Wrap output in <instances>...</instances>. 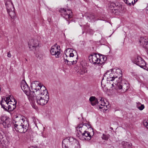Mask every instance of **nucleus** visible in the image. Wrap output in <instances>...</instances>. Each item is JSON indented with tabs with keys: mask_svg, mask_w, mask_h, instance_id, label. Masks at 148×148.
Returning <instances> with one entry per match:
<instances>
[{
	"mask_svg": "<svg viewBox=\"0 0 148 148\" xmlns=\"http://www.w3.org/2000/svg\"><path fill=\"white\" fill-rule=\"evenodd\" d=\"M114 75L113 69H111L107 71L104 75V77L101 81V84H102L104 79H106L107 81H110L114 80Z\"/></svg>",
	"mask_w": 148,
	"mask_h": 148,
	"instance_id": "obj_11",
	"label": "nucleus"
},
{
	"mask_svg": "<svg viewBox=\"0 0 148 148\" xmlns=\"http://www.w3.org/2000/svg\"><path fill=\"white\" fill-rule=\"evenodd\" d=\"M4 2L7 10H9L10 8L14 9V5L11 0H4Z\"/></svg>",
	"mask_w": 148,
	"mask_h": 148,
	"instance_id": "obj_21",
	"label": "nucleus"
},
{
	"mask_svg": "<svg viewBox=\"0 0 148 148\" xmlns=\"http://www.w3.org/2000/svg\"><path fill=\"white\" fill-rule=\"evenodd\" d=\"M38 45V41L37 40L32 39L28 42L29 47L31 50L35 49Z\"/></svg>",
	"mask_w": 148,
	"mask_h": 148,
	"instance_id": "obj_15",
	"label": "nucleus"
},
{
	"mask_svg": "<svg viewBox=\"0 0 148 148\" xmlns=\"http://www.w3.org/2000/svg\"><path fill=\"white\" fill-rule=\"evenodd\" d=\"M69 24V21L68 22V24Z\"/></svg>",
	"mask_w": 148,
	"mask_h": 148,
	"instance_id": "obj_49",
	"label": "nucleus"
},
{
	"mask_svg": "<svg viewBox=\"0 0 148 148\" xmlns=\"http://www.w3.org/2000/svg\"><path fill=\"white\" fill-rule=\"evenodd\" d=\"M66 59H65V58H64V61L66 63L67 62V64H73L76 63L77 61L76 60H74L72 59L71 57H67L66 54Z\"/></svg>",
	"mask_w": 148,
	"mask_h": 148,
	"instance_id": "obj_19",
	"label": "nucleus"
},
{
	"mask_svg": "<svg viewBox=\"0 0 148 148\" xmlns=\"http://www.w3.org/2000/svg\"><path fill=\"white\" fill-rule=\"evenodd\" d=\"M95 18V16L93 14H90L87 16V18L88 20L90 21L94 19Z\"/></svg>",
	"mask_w": 148,
	"mask_h": 148,
	"instance_id": "obj_28",
	"label": "nucleus"
},
{
	"mask_svg": "<svg viewBox=\"0 0 148 148\" xmlns=\"http://www.w3.org/2000/svg\"><path fill=\"white\" fill-rule=\"evenodd\" d=\"M146 9L148 11V4L147 5V6L146 7Z\"/></svg>",
	"mask_w": 148,
	"mask_h": 148,
	"instance_id": "obj_44",
	"label": "nucleus"
},
{
	"mask_svg": "<svg viewBox=\"0 0 148 148\" xmlns=\"http://www.w3.org/2000/svg\"><path fill=\"white\" fill-rule=\"evenodd\" d=\"M60 46L56 44L51 47L50 51L52 55L55 56L56 58H58L60 57Z\"/></svg>",
	"mask_w": 148,
	"mask_h": 148,
	"instance_id": "obj_10",
	"label": "nucleus"
},
{
	"mask_svg": "<svg viewBox=\"0 0 148 148\" xmlns=\"http://www.w3.org/2000/svg\"><path fill=\"white\" fill-rule=\"evenodd\" d=\"M113 81V82L112 84V86L111 87H114L115 86H117V87L116 88H117V85H115L114 83V82H116L118 83V82L119 81V80L117 79V80H116L115 79H114V80H113V81Z\"/></svg>",
	"mask_w": 148,
	"mask_h": 148,
	"instance_id": "obj_30",
	"label": "nucleus"
},
{
	"mask_svg": "<svg viewBox=\"0 0 148 148\" xmlns=\"http://www.w3.org/2000/svg\"><path fill=\"white\" fill-rule=\"evenodd\" d=\"M122 144L125 148H129L132 145V144L130 142L125 141H123L122 142Z\"/></svg>",
	"mask_w": 148,
	"mask_h": 148,
	"instance_id": "obj_24",
	"label": "nucleus"
},
{
	"mask_svg": "<svg viewBox=\"0 0 148 148\" xmlns=\"http://www.w3.org/2000/svg\"><path fill=\"white\" fill-rule=\"evenodd\" d=\"M86 132L82 133V135H81L80 139L87 140H90L94 135V132L92 130V132L90 133L89 132L86 131Z\"/></svg>",
	"mask_w": 148,
	"mask_h": 148,
	"instance_id": "obj_14",
	"label": "nucleus"
},
{
	"mask_svg": "<svg viewBox=\"0 0 148 148\" xmlns=\"http://www.w3.org/2000/svg\"><path fill=\"white\" fill-rule=\"evenodd\" d=\"M7 56L8 57H9V58H10L11 57V54L10 52H8V53Z\"/></svg>",
	"mask_w": 148,
	"mask_h": 148,
	"instance_id": "obj_40",
	"label": "nucleus"
},
{
	"mask_svg": "<svg viewBox=\"0 0 148 148\" xmlns=\"http://www.w3.org/2000/svg\"><path fill=\"white\" fill-rule=\"evenodd\" d=\"M33 121L34 122V123L35 124L36 126V127H37V125L38 123H39V122L38 120L37 119L34 118L33 119Z\"/></svg>",
	"mask_w": 148,
	"mask_h": 148,
	"instance_id": "obj_33",
	"label": "nucleus"
},
{
	"mask_svg": "<svg viewBox=\"0 0 148 148\" xmlns=\"http://www.w3.org/2000/svg\"><path fill=\"white\" fill-rule=\"evenodd\" d=\"M64 58H65V59H66V57H64Z\"/></svg>",
	"mask_w": 148,
	"mask_h": 148,
	"instance_id": "obj_51",
	"label": "nucleus"
},
{
	"mask_svg": "<svg viewBox=\"0 0 148 148\" xmlns=\"http://www.w3.org/2000/svg\"><path fill=\"white\" fill-rule=\"evenodd\" d=\"M115 85H117V89L120 90L121 93L126 92L129 88V84L128 82L124 79H119L118 82H116L114 83Z\"/></svg>",
	"mask_w": 148,
	"mask_h": 148,
	"instance_id": "obj_3",
	"label": "nucleus"
},
{
	"mask_svg": "<svg viewBox=\"0 0 148 148\" xmlns=\"http://www.w3.org/2000/svg\"><path fill=\"white\" fill-rule=\"evenodd\" d=\"M147 54H148V50H147Z\"/></svg>",
	"mask_w": 148,
	"mask_h": 148,
	"instance_id": "obj_48",
	"label": "nucleus"
},
{
	"mask_svg": "<svg viewBox=\"0 0 148 148\" xmlns=\"http://www.w3.org/2000/svg\"><path fill=\"white\" fill-rule=\"evenodd\" d=\"M121 5L118 3L112 2L109 8L110 12L115 14H117L118 12H119L122 8Z\"/></svg>",
	"mask_w": 148,
	"mask_h": 148,
	"instance_id": "obj_7",
	"label": "nucleus"
},
{
	"mask_svg": "<svg viewBox=\"0 0 148 148\" xmlns=\"http://www.w3.org/2000/svg\"><path fill=\"white\" fill-rule=\"evenodd\" d=\"M132 61L133 63L142 68L145 69L147 68L146 62L141 57L139 56H137L132 58Z\"/></svg>",
	"mask_w": 148,
	"mask_h": 148,
	"instance_id": "obj_4",
	"label": "nucleus"
},
{
	"mask_svg": "<svg viewBox=\"0 0 148 148\" xmlns=\"http://www.w3.org/2000/svg\"><path fill=\"white\" fill-rule=\"evenodd\" d=\"M8 12V13L9 15L13 19H14L16 16V14L14 11V9H12V8L9 9V10H7Z\"/></svg>",
	"mask_w": 148,
	"mask_h": 148,
	"instance_id": "obj_23",
	"label": "nucleus"
},
{
	"mask_svg": "<svg viewBox=\"0 0 148 148\" xmlns=\"http://www.w3.org/2000/svg\"><path fill=\"white\" fill-rule=\"evenodd\" d=\"M76 145L77 148H80L79 142L75 138L71 137H67L64 139L62 143V148H72V146Z\"/></svg>",
	"mask_w": 148,
	"mask_h": 148,
	"instance_id": "obj_2",
	"label": "nucleus"
},
{
	"mask_svg": "<svg viewBox=\"0 0 148 148\" xmlns=\"http://www.w3.org/2000/svg\"><path fill=\"white\" fill-rule=\"evenodd\" d=\"M34 84L37 85L36 88H34L36 90V94L29 97V101L33 103L36 102L38 104L44 106L46 104L49 99V94L45 87L37 81H34Z\"/></svg>",
	"mask_w": 148,
	"mask_h": 148,
	"instance_id": "obj_1",
	"label": "nucleus"
},
{
	"mask_svg": "<svg viewBox=\"0 0 148 148\" xmlns=\"http://www.w3.org/2000/svg\"><path fill=\"white\" fill-rule=\"evenodd\" d=\"M91 104L92 106H94L96 105L97 104H98V102L97 99H96L94 101L91 102Z\"/></svg>",
	"mask_w": 148,
	"mask_h": 148,
	"instance_id": "obj_31",
	"label": "nucleus"
},
{
	"mask_svg": "<svg viewBox=\"0 0 148 148\" xmlns=\"http://www.w3.org/2000/svg\"><path fill=\"white\" fill-rule=\"evenodd\" d=\"M74 56V54L73 53H70L69 56L68 57H73Z\"/></svg>",
	"mask_w": 148,
	"mask_h": 148,
	"instance_id": "obj_39",
	"label": "nucleus"
},
{
	"mask_svg": "<svg viewBox=\"0 0 148 148\" xmlns=\"http://www.w3.org/2000/svg\"><path fill=\"white\" fill-rule=\"evenodd\" d=\"M78 59V56L76 58V59Z\"/></svg>",
	"mask_w": 148,
	"mask_h": 148,
	"instance_id": "obj_50",
	"label": "nucleus"
},
{
	"mask_svg": "<svg viewBox=\"0 0 148 148\" xmlns=\"http://www.w3.org/2000/svg\"><path fill=\"white\" fill-rule=\"evenodd\" d=\"M101 59L102 61L103 62V64L104 63V62L106 61L107 60V58L106 56H102V58H101L100 59Z\"/></svg>",
	"mask_w": 148,
	"mask_h": 148,
	"instance_id": "obj_37",
	"label": "nucleus"
},
{
	"mask_svg": "<svg viewBox=\"0 0 148 148\" xmlns=\"http://www.w3.org/2000/svg\"><path fill=\"white\" fill-rule=\"evenodd\" d=\"M143 124L145 127H146L148 129V122L147 121H144L143 122Z\"/></svg>",
	"mask_w": 148,
	"mask_h": 148,
	"instance_id": "obj_34",
	"label": "nucleus"
},
{
	"mask_svg": "<svg viewBox=\"0 0 148 148\" xmlns=\"http://www.w3.org/2000/svg\"><path fill=\"white\" fill-rule=\"evenodd\" d=\"M98 103L99 104V109L103 108L105 104V103L103 101V100H102V99H100V101L98 102Z\"/></svg>",
	"mask_w": 148,
	"mask_h": 148,
	"instance_id": "obj_26",
	"label": "nucleus"
},
{
	"mask_svg": "<svg viewBox=\"0 0 148 148\" xmlns=\"http://www.w3.org/2000/svg\"><path fill=\"white\" fill-rule=\"evenodd\" d=\"M5 105H6V106H5V107L6 108H7V109H8V107H7V106H8L6 104V103H5Z\"/></svg>",
	"mask_w": 148,
	"mask_h": 148,
	"instance_id": "obj_43",
	"label": "nucleus"
},
{
	"mask_svg": "<svg viewBox=\"0 0 148 148\" xmlns=\"http://www.w3.org/2000/svg\"><path fill=\"white\" fill-rule=\"evenodd\" d=\"M1 121L2 122L4 127L9 128L10 127H13L14 121H12L10 119L8 116L5 115L2 116L1 118Z\"/></svg>",
	"mask_w": 148,
	"mask_h": 148,
	"instance_id": "obj_6",
	"label": "nucleus"
},
{
	"mask_svg": "<svg viewBox=\"0 0 148 148\" xmlns=\"http://www.w3.org/2000/svg\"><path fill=\"white\" fill-rule=\"evenodd\" d=\"M145 108L144 105L143 104H141L140 106L138 107V109L140 110H143Z\"/></svg>",
	"mask_w": 148,
	"mask_h": 148,
	"instance_id": "obj_35",
	"label": "nucleus"
},
{
	"mask_svg": "<svg viewBox=\"0 0 148 148\" xmlns=\"http://www.w3.org/2000/svg\"><path fill=\"white\" fill-rule=\"evenodd\" d=\"M61 11L62 15L67 21L72 17V12L70 10H66L64 8H62Z\"/></svg>",
	"mask_w": 148,
	"mask_h": 148,
	"instance_id": "obj_12",
	"label": "nucleus"
},
{
	"mask_svg": "<svg viewBox=\"0 0 148 148\" xmlns=\"http://www.w3.org/2000/svg\"><path fill=\"white\" fill-rule=\"evenodd\" d=\"M140 45L146 49L148 48V39L146 37H141L139 40Z\"/></svg>",
	"mask_w": 148,
	"mask_h": 148,
	"instance_id": "obj_17",
	"label": "nucleus"
},
{
	"mask_svg": "<svg viewBox=\"0 0 148 148\" xmlns=\"http://www.w3.org/2000/svg\"><path fill=\"white\" fill-rule=\"evenodd\" d=\"M87 72V70L84 67H82L77 71V73L80 75H83Z\"/></svg>",
	"mask_w": 148,
	"mask_h": 148,
	"instance_id": "obj_25",
	"label": "nucleus"
},
{
	"mask_svg": "<svg viewBox=\"0 0 148 148\" xmlns=\"http://www.w3.org/2000/svg\"><path fill=\"white\" fill-rule=\"evenodd\" d=\"M4 103H3V102L0 103V104H1L2 108H3L4 109V110H7V108H6L5 107L6 105H4V104H3Z\"/></svg>",
	"mask_w": 148,
	"mask_h": 148,
	"instance_id": "obj_36",
	"label": "nucleus"
},
{
	"mask_svg": "<svg viewBox=\"0 0 148 148\" xmlns=\"http://www.w3.org/2000/svg\"><path fill=\"white\" fill-rule=\"evenodd\" d=\"M110 129L112 130H113V128L112 127H110Z\"/></svg>",
	"mask_w": 148,
	"mask_h": 148,
	"instance_id": "obj_47",
	"label": "nucleus"
},
{
	"mask_svg": "<svg viewBox=\"0 0 148 148\" xmlns=\"http://www.w3.org/2000/svg\"><path fill=\"white\" fill-rule=\"evenodd\" d=\"M124 2L125 3H126V1H127V0H123Z\"/></svg>",
	"mask_w": 148,
	"mask_h": 148,
	"instance_id": "obj_46",
	"label": "nucleus"
},
{
	"mask_svg": "<svg viewBox=\"0 0 148 148\" xmlns=\"http://www.w3.org/2000/svg\"><path fill=\"white\" fill-rule=\"evenodd\" d=\"M1 132H2V131L1 130H0V138L3 137V136L1 135Z\"/></svg>",
	"mask_w": 148,
	"mask_h": 148,
	"instance_id": "obj_42",
	"label": "nucleus"
},
{
	"mask_svg": "<svg viewBox=\"0 0 148 148\" xmlns=\"http://www.w3.org/2000/svg\"><path fill=\"white\" fill-rule=\"evenodd\" d=\"M29 148H39L37 147H33V146H31Z\"/></svg>",
	"mask_w": 148,
	"mask_h": 148,
	"instance_id": "obj_41",
	"label": "nucleus"
},
{
	"mask_svg": "<svg viewBox=\"0 0 148 148\" xmlns=\"http://www.w3.org/2000/svg\"><path fill=\"white\" fill-rule=\"evenodd\" d=\"M15 130L21 133H25L26 132L28 129H26L25 126H23L21 125L15 126L14 125V127Z\"/></svg>",
	"mask_w": 148,
	"mask_h": 148,
	"instance_id": "obj_18",
	"label": "nucleus"
},
{
	"mask_svg": "<svg viewBox=\"0 0 148 148\" xmlns=\"http://www.w3.org/2000/svg\"><path fill=\"white\" fill-rule=\"evenodd\" d=\"M0 140V146L2 148H6L7 147V142L6 139H4L3 137Z\"/></svg>",
	"mask_w": 148,
	"mask_h": 148,
	"instance_id": "obj_22",
	"label": "nucleus"
},
{
	"mask_svg": "<svg viewBox=\"0 0 148 148\" xmlns=\"http://www.w3.org/2000/svg\"><path fill=\"white\" fill-rule=\"evenodd\" d=\"M110 136V135L108 134H103L102 136H101V138L103 140H107Z\"/></svg>",
	"mask_w": 148,
	"mask_h": 148,
	"instance_id": "obj_27",
	"label": "nucleus"
},
{
	"mask_svg": "<svg viewBox=\"0 0 148 148\" xmlns=\"http://www.w3.org/2000/svg\"><path fill=\"white\" fill-rule=\"evenodd\" d=\"M10 97H7L6 99V100L5 101H7L8 102H9H9H12V101H11V100H10Z\"/></svg>",
	"mask_w": 148,
	"mask_h": 148,
	"instance_id": "obj_38",
	"label": "nucleus"
},
{
	"mask_svg": "<svg viewBox=\"0 0 148 148\" xmlns=\"http://www.w3.org/2000/svg\"><path fill=\"white\" fill-rule=\"evenodd\" d=\"M11 102H12V101L11 102H9V104H10V105H11V104H12V103H11Z\"/></svg>",
	"mask_w": 148,
	"mask_h": 148,
	"instance_id": "obj_45",
	"label": "nucleus"
},
{
	"mask_svg": "<svg viewBox=\"0 0 148 148\" xmlns=\"http://www.w3.org/2000/svg\"><path fill=\"white\" fill-rule=\"evenodd\" d=\"M133 1H134V3H135V0H127L126 1L125 3L130 5H131L132 4L134 5Z\"/></svg>",
	"mask_w": 148,
	"mask_h": 148,
	"instance_id": "obj_29",
	"label": "nucleus"
},
{
	"mask_svg": "<svg viewBox=\"0 0 148 148\" xmlns=\"http://www.w3.org/2000/svg\"><path fill=\"white\" fill-rule=\"evenodd\" d=\"M15 102L14 103L12 104L11 105L9 104V103L7 101H5V102H3V103H5L8 106L7 110L11 111L14 109L16 107V101L14 99Z\"/></svg>",
	"mask_w": 148,
	"mask_h": 148,
	"instance_id": "obj_20",
	"label": "nucleus"
},
{
	"mask_svg": "<svg viewBox=\"0 0 148 148\" xmlns=\"http://www.w3.org/2000/svg\"><path fill=\"white\" fill-rule=\"evenodd\" d=\"M113 70V72L114 74V79L117 80L121 79L122 78V71L119 68L114 69Z\"/></svg>",
	"mask_w": 148,
	"mask_h": 148,
	"instance_id": "obj_16",
	"label": "nucleus"
},
{
	"mask_svg": "<svg viewBox=\"0 0 148 148\" xmlns=\"http://www.w3.org/2000/svg\"><path fill=\"white\" fill-rule=\"evenodd\" d=\"M21 87L22 89L27 96L29 100V97H30L33 96V95L34 94V91H31L29 88L25 81L21 82Z\"/></svg>",
	"mask_w": 148,
	"mask_h": 148,
	"instance_id": "obj_5",
	"label": "nucleus"
},
{
	"mask_svg": "<svg viewBox=\"0 0 148 148\" xmlns=\"http://www.w3.org/2000/svg\"><path fill=\"white\" fill-rule=\"evenodd\" d=\"M86 123H82L79 124L76 127V130L77 131V136L79 138H81V135L82 134V133L86 132V131L88 128Z\"/></svg>",
	"mask_w": 148,
	"mask_h": 148,
	"instance_id": "obj_9",
	"label": "nucleus"
},
{
	"mask_svg": "<svg viewBox=\"0 0 148 148\" xmlns=\"http://www.w3.org/2000/svg\"><path fill=\"white\" fill-rule=\"evenodd\" d=\"M97 99L96 98V97H95L94 96H91L90 97L89 100L90 102V103H91L93 101H94V100H95V99Z\"/></svg>",
	"mask_w": 148,
	"mask_h": 148,
	"instance_id": "obj_32",
	"label": "nucleus"
},
{
	"mask_svg": "<svg viewBox=\"0 0 148 148\" xmlns=\"http://www.w3.org/2000/svg\"><path fill=\"white\" fill-rule=\"evenodd\" d=\"M89 60L90 62L93 64L100 66L103 64V62L102 61L101 59H99L96 54L90 56H89Z\"/></svg>",
	"mask_w": 148,
	"mask_h": 148,
	"instance_id": "obj_8",
	"label": "nucleus"
},
{
	"mask_svg": "<svg viewBox=\"0 0 148 148\" xmlns=\"http://www.w3.org/2000/svg\"><path fill=\"white\" fill-rule=\"evenodd\" d=\"M13 124V125H15L16 126L18 125L23 126H25V128L28 129L29 123L27 121H25L23 119H21L18 121H14Z\"/></svg>",
	"mask_w": 148,
	"mask_h": 148,
	"instance_id": "obj_13",
	"label": "nucleus"
}]
</instances>
